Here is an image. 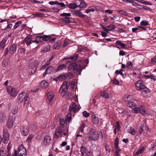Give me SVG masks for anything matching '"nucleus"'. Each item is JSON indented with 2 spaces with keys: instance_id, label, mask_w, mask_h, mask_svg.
<instances>
[{
  "instance_id": "obj_31",
  "label": "nucleus",
  "mask_w": 156,
  "mask_h": 156,
  "mask_svg": "<svg viewBox=\"0 0 156 156\" xmlns=\"http://www.w3.org/2000/svg\"><path fill=\"white\" fill-rule=\"evenodd\" d=\"M69 7L71 9H75L78 7L77 4L76 3H70L69 4Z\"/></svg>"
},
{
  "instance_id": "obj_14",
  "label": "nucleus",
  "mask_w": 156,
  "mask_h": 156,
  "mask_svg": "<svg viewBox=\"0 0 156 156\" xmlns=\"http://www.w3.org/2000/svg\"><path fill=\"white\" fill-rule=\"evenodd\" d=\"M26 93L24 92H23L20 94L17 97L18 101L19 103H21L25 98L26 96Z\"/></svg>"
},
{
  "instance_id": "obj_3",
  "label": "nucleus",
  "mask_w": 156,
  "mask_h": 156,
  "mask_svg": "<svg viewBox=\"0 0 156 156\" xmlns=\"http://www.w3.org/2000/svg\"><path fill=\"white\" fill-rule=\"evenodd\" d=\"M80 108V106H77L75 103L73 102L70 104L69 106V114L74 115L76 113L79 111Z\"/></svg>"
},
{
  "instance_id": "obj_10",
  "label": "nucleus",
  "mask_w": 156,
  "mask_h": 156,
  "mask_svg": "<svg viewBox=\"0 0 156 156\" xmlns=\"http://www.w3.org/2000/svg\"><path fill=\"white\" fill-rule=\"evenodd\" d=\"M89 129V127L86 126L84 123H82L79 127V133L80 132L82 133H87L88 129Z\"/></svg>"
},
{
  "instance_id": "obj_47",
  "label": "nucleus",
  "mask_w": 156,
  "mask_h": 156,
  "mask_svg": "<svg viewBox=\"0 0 156 156\" xmlns=\"http://www.w3.org/2000/svg\"><path fill=\"white\" fill-rule=\"evenodd\" d=\"M62 20L66 23H69L70 22V20L68 17H65L62 19Z\"/></svg>"
},
{
  "instance_id": "obj_18",
  "label": "nucleus",
  "mask_w": 156,
  "mask_h": 156,
  "mask_svg": "<svg viewBox=\"0 0 156 156\" xmlns=\"http://www.w3.org/2000/svg\"><path fill=\"white\" fill-rule=\"evenodd\" d=\"M17 48V46L16 44H13L12 45L10 48L9 52L11 54H13L16 51Z\"/></svg>"
},
{
  "instance_id": "obj_56",
  "label": "nucleus",
  "mask_w": 156,
  "mask_h": 156,
  "mask_svg": "<svg viewBox=\"0 0 156 156\" xmlns=\"http://www.w3.org/2000/svg\"><path fill=\"white\" fill-rule=\"evenodd\" d=\"M66 76H68L70 78H72L74 77L73 74L71 72H69Z\"/></svg>"
},
{
  "instance_id": "obj_1",
  "label": "nucleus",
  "mask_w": 156,
  "mask_h": 156,
  "mask_svg": "<svg viewBox=\"0 0 156 156\" xmlns=\"http://www.w3.org/2000/svg\"><path fill=\"white\" fill-rule=\"evenodd\" d=\"M67 69L69 70H73L74 72H80L82 69V67L80 65H78L76 62H75L71 63L68 67Z\"/></svg>"
},
{
  "instance_id": "obj_61",
  "label": "nucleus",
  "mask_w": 156,
  "mask_h": 156,
  "mask_svg": "<svg viewBox=\"0 0 156 156\" xmlns=\"http://www.w3.org/2000/svg\"><path fill=\"white\" fill-rule=\"evenodd\" d=\"M113 83L115 85H119V81L115 79H113Z\"/></svg>"
},
{
  "instance_id": "obj_62",
  "label": "nucleus",
  "mask_w": 156,
  "mask_h": 156,
  "mask_svg": "<svg viewBox=\"0 0 156 156\" xmlns=\"http://www.w3.org/2000/svg\"><path fill=\"white\" fill-rule=\"evenodd\" d=\"M9 51V49L8 48H5V50L4 51V54H3V56H5L8 53Z\"/></svg>"
},
{
  "instance_id": "obj_9",
  "label": "nucleus",
  "mask_w": 156,
  "mask_h": 156,
  "mask_svg": "<svg viewBox=\"0 0 156 156\" xmlns=\"http://www.w3.org/2000/svg\"><path fill=\"white\" fill-rule=\"evenodd\" d=\"M54 94L53 92L51 91L48 92V98L47 101L49 104H52V102L55 100Z\"/></svg>"
},
{
  "instance_id": "obj_51",
  "label": "nucleus",
  "mask_w": 156,
  "mask_h": 156,
  "mask_svg": "<svg viewBox=\"0 0 156 156\" xmlns=\"http://www.w3.org/2000/svg\"><path fill=\"white\" fill-rule=\"evenodd\" d=\"M70 16L71 14L70 13H63L60 14L61 16H65V17L69 16Z\"/></svg>"
},
{
  "instance_id": "obj_48",
  "label": "nucleus",
  "mask_w": 156,
  "mask_h": 156,
  "mask_svg": "<svg viewBox=\"0 0 156 156\" xmlns=\"http://www.w3.org/2000/svg\"><path fill=\"white\" fill-rule=\"evenodd\" d=\"M138 30L139 31H141L140 29H139V26L138 27L133 28L132 29V31L133 33L136 32Z\"/></svg>"
},
{
  "instance_id": "obj_36",
  "label": "nucleus",
  "mask_w": 156,
  "mask_h": 156,
  "mask_svg": "<svg viewBox=\"0 0 156 156\" xmlns=\"http://www.w3.org/2000/svg\"><path fill=\"white\" fill-rule=\"evenodd\" d=\"M9 134L6 130H3V138H9Z\"/></svg>"
},
{
  "instance_id": "obj_60",
  "label": "nucleus",
  "mask_w": 156,
  "mask_h": 156,
  "mask_svg": "<svg viewBox=\"0 0 156 156\" xmlns=\"http://www.w3.org/2000/svg\"><path fill=\"white\" fill-rule=\"evenodd\" d=\"M58 3V1H50L49 2V4L51 5H57Z\"/></svg>"
},
{
  "instance_id": "obj_55",
  "label": "nucleus",
  "mask_w": 156,
  "mask_h": 156,
  "mask_svg": "<svg viewBox=\"0 0 156 156\" xmlns=\"http://www.w3.org/2000/svg\"><path fill=\"white\" fill-rule=\"evenodd\" d=\"M9 61L7 59H4L2 62V64L5 66H7L8 65Z\"/></svg>"
},
{
  "instance_id": "obj_4",
  "label": "nucleus",
  "mask_w": 156,
  "mask_h": 156,
  "mask_svg": "<svg viewBox=\"0 0 156 156\" xmlns=\"http://www.w3.org/2000/svg\"><path fill=\"white\" fill-rule=\"evenodd\" d=\"M68 90L67 82L64 81L60 88L59 92L61 95L64 96L66 95Z\"/></svg>"
},
{
  "instance_id": "obj_21",
  "label": "nucleus",
  "mask_w": 156,
  "mask_h": 156,
  "mask_svg": "<svg viewBox=\"0 0 156 156\" xmlns=\"http://www.w3.org/2000/svg\"><path fill=\"white\" fill-rule=\"evenodd\" d=\"M29 130L27 126L23 127L22 129L21 132L23 136H26L28 135Z\"/></svg>"
},
{
  "instance_id": "obj_38",
  "label": "nucleus",
  "mask_w": 156,
  "mask_h": 156,
  "mask_svg": "<svg viewBox=\"0 0 156 156\" xmlns=\"http://www.w3.org/2000/svg\"><path fill=\"white\" fill-rule=\"evenodd\" d=\"M6 41L5 40H3L0 43V48H3L6 43Z\"/></svg>"
},
{
  "instance_id": "obj_11",
  "label": "nucleus",
  "mask_w": 156,
  "mask_h": 156,
  "mask_svg": "<svg viewBox=\"0 0 156 156\" xmlns=\"http://www.w3.org/2000/svg\"><path fill=\"white\" fill-rule=\"evenodd\" d=\"M18 153L19 156H27L26 150L22 145L20 146L19 147Z\"/></svg>"
},
{
  "instance_id": "obj_27",
  "label": "nucleus",
  "mask_w": 156,
  "mask_h": 156,
  "mask_svg": "<svg viewBox=\"0 0 156 156\" xmlns=\"http://www.w3.org/2000/svg\"><path fill=\"white\" fill-rule=\"evenodd\" d=\"M80 152L81 153L82 156H86L84 155L87 152V149L85 147L83 146H81L80 149Z\"/></svg>"
},
{
  "instance_id": "obj_39",
  "label": "nucleus",
  "mask_w": 156,
  "mask_h": 156,
  "mask_svg": "<svg viewBox=\"0 0 156 156\" xmlns=\"http://www.w3.org/2000/svg\"><path fill=\"white\" fill-rule=\"evenodd\" d=\"M128 105H129V106L132 109L133 108H134L136 106V104L133 102H129Z\"/></svg>"
},
{
  "instance_id": "obj_12",
  "label": "nucleus",
  "mask_w": 156,
  "mask_h": 156,
  "mask_svg": "<svg viewBox=\"0 0 156 156\" xmlns=\"http://www.w3.org/2000/svg\"><path fill=\"white\" fill-rule=\"evenodd\" d=\"M75 3L77 4L78 7L80 8H85L86 6V4L83 0H75Z\"/></svg>"
},
{
  "instance_id": "obj_57",
  "label": "nucleus",
  "mask_w": 156,
  "mask_h": 156,
  "mask_svg": "<svg viewBox=\"0 0 156 156\" xmlns=\"http://www.w3.org/2000/svg\"><path fill=\"white\" fill-rule=\"evenodd\" d=\"M107 27L109 29L108 30L109 31L111 30H112L115 28V26L112 24H110L107 26Z\"/></svg>"
},
{
  "instance_id": "obj_40",
  "label": "nucleus",
  "mask_w": 156,
  "mask_h": 156,
  "mask_svg": "<svg viewBox=\"0 0 156 156\" xmlns=\"http://www.w3.org/2000/svg\"><path fill=\"white\" fill-rule=\"evenodd\" d=\"M144 150V147H142L141 148L139 149L136 152V154H139L141 153Z\"/></svg>"
},
{
  "instance_id": "obj_2",
  "label": "nucleus",
  "mask_w": 156,
  "mask_h": 156,
  "mask_svg": "<svg viewBox=\"0 0 156 156\" xmlns=\"http://www.w3.org/2000/svg\"><path fill=\"white\" fill-rule=\"evenodd\" d=\"M99 138V134L98 132L94 129H91L90 131L88 136L89 140H96Z\"/></svg>"
},
{
  "instance_id": "obj_24",
  "label": "nucleus",
  "mask_w": 156,
  "mask_h": 156,
  "mask_svg": "<svg viewBox=\"0 0 156 156\" xmlns=\"http://www.w3.org/2000/svg\"><path fill=\"white\" fill-rule=\"evenodd\" d=\"M40 86L43 88H46L48 86V83L45 80H43L41 82Z\"/></svg>"
},
{
  "instance_id": "obj_26",
  "label": "nucleus",
  "mask_w": 156,
  "mask_h": 156,
  "mask_svg": "<svg viewBox=\"0 0 156 156\" xmlns=\"http://www.w3.org/2000/svg\"><path fill=\"white\" fill-rule=\"evenodd\" d=\"M73 14L74 15H76L80 17H85V15L83 14L81 12L77 10L74 11Z\"/></svg>"
},
{
  "instance_id": "obj_54",
  "label": "nucleus",
  "mask_w": 156,
  "mask_h": 156,
  "mask_svg": "<svg viewBox=\"0 0 156 156\" xmlns=\"http://www.w3.org/2000/svg\"><path fill=\"white\" fill-rule=\"evenodd\" d=\"M73 115V114H69V115H67L66 116V120L68 122L70 121L72 119V115Z\"/></svg>"
},
{
  "instance_id": "obj_50",
  "label": "nucleus",
  "mask_w": 156,
  "mask_h": 156,
  "mask_svg": "<svg viewBox=\"0 0 156 156\" xmlns=\"http://www.w3.org/2000/svg\"><path fill=\"white\" fill-rule=\"evenodd\" d=\"M140 2L143 4L146 5H152V4L151 3H150L149 2L145 1L143 0H141Z\"/></svg>"
},
{
  "instance_id": "obj_59",
  "label": "nucleus",
  "mask_w": 156,
  "mask_h": 156,
  "mask_svg": "<svg viewBox=\"0 0 156 156\" xmlns=\"http://www.w3.org/2000/svg\"><path fill=\"white\" fill-rule=\"evenodd\" d=\"M34 138V136L32 135H29L27 139V140L29 142H30L31 140Z\"/></svg>"
},
{
  "instance_id": "obj_23",
  "label": "nucleus",
  "mask_w": 156,
  "mask_h": 156,
  "mask_svg": "<svg viewBox=\"0 0 156 156\" xmlns=\"http://www.w3.org/2000/svg\"><path fill=\"white\" fill-rule=\"evenodd\" d=\"M43 40L42 36L37 37L35 38V40H34V44L37 45L39 43L42 42Z\"/></svg>"
},
{
  "instance_id": "obj_13",
  "label": "nucleus",
  "mask_w": 156,
  "mask_h": 156,
  "mask_svg": "<svg viewBox=\"0 0 156 156\" xmlns=\"http://www.w3.org/2000/svg\"><path fill=\"white\" fill-rule=\"evenodd\" d=\"M35 60L33 59H30L29 62V67L30 69L34 70L33 72H31L32 73H35Z\"/></svg>"
},
{
  "instance_id": "obj_7",
  "label": "nucleus",
  "mask_w": 156,
  "mask_h": 156,
  "mask_svg": "<svg viewBox=\"0 0 156 156\" xmlns=\"http://www.w3.org/2000/svg\"><path fill=\"white\" fill-rule=\"evenodd\" d=\"M133 112L135 113L140 112L142 115H144L146 112L144 107L141 106L140 107H137L136 106L132 109Z\"/></svg>"
},
{
  "instance_id": "obj_32",
  "label": "nucleus",
  "mask_w": 156,
  "mask_h": 156,
  "mask_svg": "<svg viewBox=\"0 0 156 156\" xmlns=\"http://www.w3.org/2000/svg\"><path fill=\"white\" fill-rule=\"evenodd\" d=\"M12 27V24H9L5 28V27H3L2 26L1 27H2V29H5L7 31H9L10 30L11 28Z\"/></svg>"
},
{
  "instance_id": "obj_52",
  "label": "nucleus",
  "mask_w": 156,
  "mask_h": 156,
  "mask_svg": "<svg viewBox=\"0 0 156 156\" xmlns=\"http://www.w3.org/2000/svg\"><path fill=\"white\" fill-rule=\"evenodd\" d=\"M115 149L116 150L115 151V155L116 156H119V152L121 151V150L119 148Z\"/></svg>"
},
{
  "instance_id": "obj_29",
  "label": "nucleus",
  "mask_w": 156,
  "mask_h": 156,
  "mask_svg": "<svg viewBox=\"0 0 156 156\" xmlns=\"http://www.w3.org/2000/svg\"><path fill=\"white\" fill-rule=\"evenodd\" d=\"M92 119V122L94 124H97L99 123V119L98 117L94 116Z\"/></svg>"
},
{
  "instance_id": "obj_49",
  "label": "nucleus",
  "mask_w": 156,
  "mask_h": 156,
  "mask_svg": "<svg viewBox=\"0 0 156 156\" xmlns=\"http://www.w3.org/2000/svg\"><path fill=\"white\" fill-rule=\"evenodd\" d=\"M53 48L57 49L60 48V45H59L58 43H56L53 45Z\"/></svg>"
},
{
  "instance_id": "obj_42",
  "label": "nucleus",
  "mask_w": 156,
  "mask_h": 156,
  "mask_svg": "<svg viewBox=\"0 0 156 156\" xmlns=\"http://www.w3.org/2000/svg\"><path fill=\"white\" fill-rule=\"evenodd\" d=\"M6 151L4 150H1L0 151V156H6Z\"/></svg>"
},
{
  "instance_id": "obj_22",
  "label": "nucleus",
  "mask_w": 156,
  "mask_h": 156,
  "mask_svg": "<svg viewBox=\"0 0 156 156\" xmlns=\"http://www.w3.org/2000/svg\"><path fill=\"white\" fill-rule=\"evenodd\" d=\"M53 69H54L52 67L49 66L46 69L44 73L43 74V76L45 77L47 74L51 73L53 70Z\"/></svg>"
},
{
  "instance_id": "obj_33",
  "label": "nucleus",
  "mask_w": 156,
  "mask_h": 156,
  "mask_svg": "<svg viewBox=\"0 0 156 156\" xmlns=\"http://www.w3.org/2000/svg\"><path fill=\"white\" fill-rule=\"evenodd\" d=\"M50 49V47L48 45L44 46L42 48V50L44 52H47Z\"/></svg>"
},
{
  "instance_id": "obj_34",
  "label": "nucleus",
  "mask_w": 156,
  "mask_h": 156,
  "mask_svg": "<svg viewBox=\"0 0 156 156\" xmlns=\"http://www.w3.org/2000/svg\"><path fill=\"white\" fill-rule=\"evenodd\" d=\"M129 133L132 135H134L136 133V130L132 127H130L129 130Z\"/></svg>"
},
{
  "instance_id": "obj_58",
  "label": "nucleus",
  "mask_w": 156,
  "mask_h": 156,
  "mask_svg": "<svg viewBox=\"0 0 156 156\" xmlns=\"http://www.w3.org/2000/svg\"><path fill=\"white\" fill-rule=\"evenodd\" d=\"M95 11V10L93 8H91L88 9H87L86 10V12L87 13H88L91 12H94Z\"/></svg>"
},
{
  "instance_id": "obj_37",
  "label": "nucleus",
  "mask_w": 156,
  "mask_h": 156,
  "mask_svg": "<svg viewBox=\"0 0 156 156\" xmlns=\"http://www.w3.org/2000/svg\"><path fill=\"white\" fill-rule=\"evenodd\" d=\"M119 141V139L118 138H116L115 140L114 147L115 149L118 148Z\"/></svg>"
},
{
  "instance_id": "obj_64",
  "label": "nucleus",
  "mask_w": 156,
  "mask_h": 156,
  "mask_svg": "<svg viewBox=\"0 0 156 156\" xmlns=\"http://www.w3.org/2000/svg\"><path fill=\"white\" fill-rule=\"evenodd\" d=\"M151 62L153 64H154L156 62V58H154L151 59Z\"/></svg>"
},
{
  "instance_id": "obj_43",
  "label": "nucleus",
  "mask_w": 156,
  "mask_h": 156,
  "mask_svg": "<svg viewBox=\"0 0 156 156\" xmlns=\"http://www.w3.org/2000/svg\"><path fill=\"white\" fill-rule=\"evenodd\" d=\"M42 37L43 38V40L46 41L49 39L51 38V37L50 35H44L42 36Z\"/></svg>"
},
{
  "instance_id": "obj_25",
  "label": "nucleus",
  "mask_w": 156,
  "mask_h": 156,
  "mask_svg": "<svg viewBox=\"0 0 156 156\" xmlns=\"http://www.w3.org/2000/svg\"><path fill=\"white\" fill-rule=\"evenodd\" d=\"M115 44L117 45L120 46V47H119V46L117 47L118 48H121L122 49L124 48L126 46L124 44L122 43L120 41H116L115 42Z\"/></svg>"
},
{
  "instance_id": "obj_5",
  "label": "nucleus",
  "mask_w": 156,
  "mask_h": 156,
  "mask_svg": "<svg viewBox=\"0 0 156 156\" xmlns=\"http://www.w3.org/2000/svg\"><path fill=\"white\" fill-rule=\"evenodd\" d=\"M34 44V40H32V36L30 35H28L23 40L22 43L26 44L27 46H30L32 43Z\"/></svg>"
},
{
  "instance_id": "obj_16",
  "label": "nucleus",
  "mask_w": 156,
  "mask_h": 156,
  "mask_svg": "<svg viewBox=\"0 0 156 156\" xmlns=\"http://www.w3.org/2000/svg\"><path fill=\"white\" fill-rule=\"evenodd\" d=\"M51 138V137L48 136H45L43 140V144L45 145H49L50 144Z\"/></svg>"
},
{
  "instance_id": "obj_35",
  "label": "nucleus",
  "mask_w": 156,
  "mask_h": 156,
  "mask_svg": "<svg viewBox=\"0 0 156 156\" xmlns=\"http://www.w3.org/2000/svg\"><path fill=\"white\" fill-rule=\"evenodd\" d=\"M66 76L64 74H61L59 75L58 77V79L60 80H62L66 79Z\"/></svg>"
},
{
  "instance_id": "obj_6",
  "label": "nucleus",
  "mask_w": 156,
  "mask_h": 156,
  "mask_svg": "<svg viewBox=\"0 0 156 156\" xmlns=\"http://www.w3.org/2000/svg\"><path fill=\"white\" fill-rule=\"evenodd\" d=\"M6 89L8 93L12 97H16L18 94V91L16 88L8 87Z\"/></svg>"
},
{
  "instance_id": "obj_30",
  "label": "nucleus",
  "mask_w": 156,
  "mask_h": 156,
  "mask_svg": "<svg viewBox=\"0 0 156 156\" xmlns=\"http://www.w3.org/2000/svg\"><path fill=\"white\" fill-rule=\"evenodd\" d=\"M101 96L104 98H110V95L106 91H104L101 93Z\"/></svg>"
},
{
  "instance_id": "obj_15",
  "label": "nucleus",
  "mask_w": 156,
  "mask_h": 156,
  "mask_svg": "<svg viewBox=\"0 0 156 156\" xmlns=\"http://www.w3.org/2000/svg\"><path fill=\"white\" fill-rule=\"evenodd\" d=\"M62 130L59 128H57L55 131V138H57L62 136Z\"/></svg>"
},
{
  "instance_id": "obj_28",
  "label": "nucleus",
  "mask_w": 156,
  "mask_h": 156,
  "mask_svg": "<svg viewBox=\"0 0 156 156\" xmlns=\"http://www.w3.org/2000/svg\"><path fill=\"white\" fill-rule=\"evenodd\" d=\"M66 66L64 64L59 65L58 66L57 69L58 71H60L63 70L64 69H66Z\"/></svg>"
},
{
  "instance_id": "obj_19",
  "label": "nucleus",
  "mask_w": 156,
  "mask_h": 156,
  "mask_svg": "<svg viewBox=\"0 0 156 156\" xmlns=\"http://www.w3.org/2000/svg\"><path fill=\"white\" fill-rule=\"evenodd\" d=\"M146 120L143 119L142 121L141 124L140 126L139 130V132L140 134H141L143 131V128L144 125L146 124Z\"/></svg>"
},
{
  "instance_id": "obj_46",
  "label": "nucleus",
  "mask_w": 156,
  "mask_h": 156,
  "mask_svg": "<svg viewBox=\"0 0 156 156\" xmlns=\"http://www.w3.org/2000/svg\"><path fill=\"white\" fill-rule=\"evenodd\" d=\"M83 115L85 117H87L89 116L90 114L88 113L86 111H84L82 112Z\"/></svg>"
},
{
  "instance_id": "obj_8",
  "label": "nucleus",
  "mask_w": 156,
  "mask_h": 156,
  "mask_svg": "<svg viewBox=\"0 0 156 156\" xmlns=\"http://www.w3.org/2000/svg\"><path fill=\"white\" fill-rule=\"evenodd\" d=\"M136 89L138 90H142L143 91L146 92L147 88L144 85L142 81L139 80L137 81L135 84Z\"/></svg>"
},
{
  "instance_id": "obj_44",
  "label": "nucleus",
  "mask_w": 156,
  "mask_h": 156,
  "mask_svg": "<svg viewBox=\"0 0 156 156\" xmlns=\"http://www.w3.org/2000/svg\"><path fill=\"white\" fill-rule=\"evenodd\" d=\"M140 25L141 26H147L148 25V23L146 21H143L140 22Z\"/></svg>"
},
{
  "instance_id": "obj_17",
  "label": "nucleus",
  "mask_w": 156,
  "mask_h": 156,
  "mask_svg": "<svg viewBox=\"0 0 156 156\" xmlns=\"http://www.w3.org/2000/svg\"><path fill=\"white\" fill-rule=\"evenodd\" d=\"M13 118L12 117L9 118L6 122V125L8 128L11 129L13 126Z\"/></svg>"
},
{
  "instance_id": "obj_63",
  "label": "nucleus",
  "mask_w": 156,
  "mask_h": 156,
  "mask_svg": "<svg viewBox=\"0 0 156 156\" xmlns=\"http://www.w3.org/2000/svg\"><path fill=\"white\" fill-rule=\"evenodd\" d=\"M116 128L117 129L118 131H119L120 130V127L119 122H117L116 123Z\"/></svg>"
},
{
  "instance_id": "obj_20",
  "label": "nucleus",
  "mask_w": 156,
  "mask_h": 156,
  "mask_svg": "<svg viewBox=\"0 0 156 156\" xmlns=\"http://www.w3.org/2000/svg\"><path fill=\"white\" fill-rule=\"evenodd\" d=\"M78 57V55L77 54H74L73 55L70 56L69 57H67L64 58L63 60H67L70 59L72 61H75L76 60Z\"/></svg>"
},
{
  "instance_id": "obj_53",
  "label": "nucleus",
  "mask_w": 156,
  "mask_h": 156,
  "mask_svg": "<svg viewBox=\"0 0 156 156\" xmlns=\"http://www.w3.org/2000/svg\"><path fill=\"white\" fill-rule=\"evenodd\" d=\"M21 22L19 21L17 22L15 24V25L14 26V29H16L17 27H18L20 24H21Z\"/></svg>"
},
{
  "instance_id": "obj_41",
  "label": "nucleus",
  "mask_w": 156,
  "mask_h": 156,
  "mask_svg": "<svg viewBox=\"0 0 156 156\" xmlns=\"http://www.w3.org/2000/svg\"><path fill=\"white\" fill-rule=\"evenodd\" d=\"M36 126L34 124H32L30 126L29 128V130L33 131L34 130L36 129Z\"/></svg>"
},
{
  "instance_id": "obj_45",
  "label": "nucleus",
  "mask_w": 156,
  "mask_h": 156,
  "mask_svg": "<svg viewBox=\"0 0 156 156\" xmlns=\"http://www.w3.org/2000/svg\"><path fill=\"white\" fill-rule=\"evenodd\" d=\"M18 111V109L17 108L14 107L12 108V113L13 115H15L16 114Z\"/></svg>"
}]
</instances>
